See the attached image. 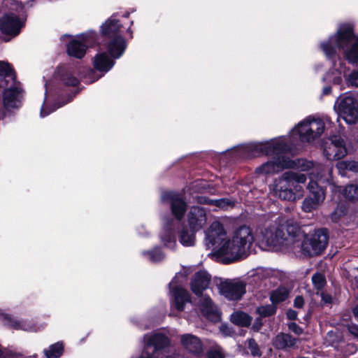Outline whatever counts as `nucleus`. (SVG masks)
I'll return each instance as SVG.
<instances>
[{"mask_svg":"<svg viewBox=\"0 0 358 358\" xmlns=\"http://www.w3.org/2000/svg\"><path fill=\"white\" fill-rule=\"evenodd\" d=\"M262 234V241L266 246L308 257L320 254L326 248L329 238L327 229H319L307 235L297 223L290 220L276 227L269 226Z\"/></svg>","mask_w":358,"mask_h":358,"instance_id":"1","label":"nucleus"},{"mask_svg":"<svg viewBox=\"0 0 358 358\" xmlns=\"http://www.w3.org/2000/svg\"><path fill=\"white\" fill-rule=\"evenodd\" d=\"M320 48L332 64V67L323 76V82L341 83L342 73H345L346 66L341 59L339 50H343L344 57L348 63L358 64V35L354 34L353 26L350 24H341L335 34L320 43Z\"/></svg>","mask_w":358,"mask_h":358,"instance_id":"2","label":"nucleus"},{"mask_svg":"<svg viewBox=\"0 0 358 358\" xmlns=\"http://www.w3.org/2000/svg\"><path fill=\"white\" fill-rule=\"evenodd\" d=\"M294 144V139L291 141V144H288L284 137L262 142H252L225 150V160L231 157L229 161L236 162L262 155L287 153L290 151L291 145Z\"/></svg>","mask_w":358,"mask_h":358,"instance_id":"3","label":"nucleus"},{"mask_svg":"<svg viewBox=\"0 0 358 358\" xmlns=\"http://www.w3.org/2000/svg\"><path fill=\"white\" fill-rule=\"evenodd\" d=\"M307 176L306 174L289 171L275 178L272 185L273 196L282 201H295L302 196Z\"/></svg>","mask_w":358,"mask_h":358,"instance_id":"4","label":"nucleus"},{"mask_svg":"<svg viewBox=\"0 0 358 358\" xmlns=\"http://www.w3.org/2000/svg\"><path fill=\"white\" fill-rule=\"evenodd\" d=\"M254 241L249 227L243 225L238 228L231 238L225 241V264L247 257L251 252Z\"/></svg>","mask_w":358,"mask_h":358,"instance_id":"5","label":"nucleus"},{"mask_svg":"<svg viewBox=\"0 0 358 358\" xmlns=\"http://www.w3.org/2000/svg\"><path fill=\"white\" fill-rule=\"evenodd\" d=\"M120 27V24L114 16L106 20L101 26L102 34L110 39L107 43V48L113 59L121 57L127 48V43L123 37L117 35Z\"/></svg>","mask_w":358,"mask_h":358,"instance_id":"6","label":"nucleus"},{"mask_svg":"<svg viewBox=\"0 0 358 358\" xmlns=\"http://www.w3.org/2000/svg\"><path fill=\"white\" fill-rule=\"evenodd\" d=\"M325 129L322 120L312 119L308 117L301 121L290 132V138H295L296 136L301 142H311L319 138Z\"/></svg>","mask_w":358,"mask_h":358,"instance_id":"7","label":"nucleus"},{"mask_svg":"<svg viewBox=\"0 0 358 358\" xmlns=\"http://www.w3.org/2000/svg\"><path fill=\"white\" fill-rule=\"evenodd\" d=\"M206 245L213 250L210 254L213 259L224 263V228L220 222H213L206 231Z\"/></svg>","mask_w":358,"mask_h":358,"instance_id":"8","label":"nucleus"},{"mask_svg":"<svg viewBox=\"0 0 358 358\" xmlns=\"http://www.w3.org/2000/svg\"><path fill=\"white\" fill-rule=\"evenodd\" d=\"M334 109L338 113V120L342 118L347 124H355L358 120V101L351 93L340 96L336 101Z\"/></svg>","mask_w":358,"mask_h":358,"instance_id":"9","label":"nucleus"},{"mask_svg":"<svg viewBox=\"0 0 358 358\" xmlns=\"http://www.w3.org/2000/svg\"><path fill=\"white\" fill-rule=\"evenodd\" d=\"M322 148L325 158L328 160H338L348 154V149L344 139L339 135H333L324 138Z\"/></svg>","mask_w":358,"mask_h":358,"instance_id":"10","label":"nucleus"},{"mask_svg":"<svg viewBox=\"0 0 358 358\" xmlns=\"http://www.w3.org/2000/svg\"><path fill=\"white\" fill-rule=\"evenodd\" d=\"M144 343V350L138 358H155L154 355L167 346L169 340L161 333H154L145 335Z\"/></svg>","mask_w":358,"mask_h":358,"instance_id":"11","label":"nucleus"},{"mask_svg":"<svg viewBox=\"0 0 358 358\" xmlns=\"http://www.w3.org/2000/svg\"><path fill=\"white\" fill-rule=\"evenodd\" d=\"M285 153L275 154L277 156L262 164L255 169L257 174H273L278 173L289 166H292V162L287 159Z\"/></svg>","mask_w":358,"mask_h":358,"instance_id":"12","label":"nucleus"},{"mask_svg":"<svg viewBox=\"0 0 358 358\" xmlns=\"http://www.w3.org/2000/svg\"><path fill=\"white\" fill-rule=\"evenodd\" d=\"M1 88L4 107L6 108L17 107L22 95L20 84L14 79L5 85L1 84Z\"/></svg>","mask_w":358,"mask_h":358,"instance_id":"13","label":"nucleus"},{"mask_svg":"<svg viewBox=\"0 0 358 358\" xmlns=\"http://www.w3.org/2000/svg\"><path fill=\"white\" fill-rule=\"evenodd\" d=\"M161 199L163 202L170 203L172 214L177 220H180L183 217L187 210V203L178 194L164 192Z\"/></svg>","mask_w":358,"mask_h":358,"instance_id":"14","label":"nucleus"},{"mask_svg":"<svg viewBox=\"0 0 358 358\" xmlns=\"http://www.w3.org/2000/svg\"><path fill=\"white\" fill-rule=\"evenodd\" d=\"M23 24V22L14 13L6 14L0 18V30L7 35L17 36Z\"/></svg>","mask_w":358,"mask_h":358,"instance_id":"15","label":"nucleus"},{"mask_svg":"<svg viewBox=\"0 0 358 358\" xmlns=\"http://www.w3.org/2000/svg\"><path fill=\"white\" fill-rule=\"evenodd\" d=\"M169 287L173 292V299L171 301V307L178 311L183 310L185 304L190 301L189 293L180 287H175L173 280L170 282Z\"/></svg>","mask_w":358,"mask_h":358,"instance_id":"16","label":"nucleus"},{"mask_svg":"<svg viewBox=\"0 0 358 358\" xmlns=\"http://www.w3.org/2000/svg\"><path fill=\"white\" fill-rule=\"evenodd\" d=\"M208 220V215L204 208L199 206L191 208L188 214V222L192 230H199L203 227Z\"/></svg>","mask_w":358,"mask_h":358,"instance_id":"17","label":"nucleus"},{"mask_svg":"<svg viewBox=\"0 0 358 358\" xmlns=\"http://www.w3.org/2000/svg\"><path fill=\"white\" fill-rule=\"evenodd\" d=\"M245 284L242 281L225 279V298L231 301L240 300L245 294Z\"/></svg>","mask_w":358,"mask_h":358,"instance_id":"18","label":"nucleus"},{"mask_svg":"<svg viewBox=\"0 0 358 358\" xmlns=\"http://www.w3.org/2000/svg\"><path fill=\"white\" fill-rule=\"evenodd\" d=\"M299 339L289 334L280 333L273 339L272 345L276 350L287 351L290 349L296 348Z\"/></svg>","mask_w":358,"mask_h":358,"instance_id":"19","label":"nucleus"},{"mask_svg":"<svg viewBox=\"0 0 358 358\" xmlns=\"http://www.w3.org/2000/svg\"><path fill=\"white\" fill-rule=\"evenodd\" d=\"M90 45V39L82 36L78 39L72 40L67 46V52L69 55L76 58H82L86 52L87 46Z\"/></svg>","mask_w":358,"mask_h":358,"instance_id":"20","label":"nucleus"},{"mask_svg":"<svg viewBox=\"0 0 358 358\" xmlns=\"http://www.w3.org/2000/svg\"><path fill=\"white\" fill-rule=\"evenodd\" d=\"M199 308L202 314L209 320L217 322L221 320V313L213 304L209 297L204 296L200 301Z\"/></svg>","mask_w":358,"mask_h":358,"instance_id":"21","label":"nucleus"},{"mask_svg":"<svg viewBox=\"0 0 358 358\" xmlns=\"http://www.w3.org/2000/svg\"><path fill=\"white\" fill-rule=\"evenodd\" d=\"M0 318L4 322L5 325L16 330L34 331L35 327L32 323L27 320H17L0 311Z\"/></svg>","mask_w":358,"mask_h":358,"instance_id":"22","label":"nucleus"},{"mask_svg":"<svg viewBox=\"0 0 358 358\" xmlns=\"http://www.w3.org/2000/svg\"><path fill=\"white\" fill-rule=\"evenodd\" d=\"M210 280V276L206 271L196 273L191 282L192 291L196 295H199L208 287Z\"/></svg>","mask_w":358,"mask_h":358,"instance_id":"23","label":"nucleus"},{"mask_svg":"<svg viewBox=\"0 0 358 358\" xmlns=\"http://www.w3.org/2000/svg\"><path fill=\"white\" fill-rule=\"evenodd\" d=\"M181 343L183 347L196 355H199L203 351V347L201 341L192 334H185L181 336Z\"/></svg>","mask_w":358,"mask_h":358,"instance_id":"24","label":"nucleus"},{"mask_svg":"<svg viewBox=\"0 0 358 358\" xmlns=\"http://www.w3.org/2000/svg\"><path fill=\"white\" fill-rule=\"evenodd\" d=\"M114 64L113 59L110 58L106 52L99 53L94 57V66L99 71L107 72Z\"/></svg>","mask_w":358,"mask_h":358,"instance_id":"25","label":"nucleus"},{"mask_svg":"<svg viewBox=\"0 0 358 358\" xmlns=\"http://www.w3.org/2000/svg\"><path fill=\"white\" fill-rule=\"evenodd\" d=\"M325 196L322 192L319 193L317 196H311L306 197L302 203L301 208L304 212L310 213L316 209L323 202Z\"/></svg>","mask_w":358,"mask_h":358,"instance_id":"26","label":"nucleus"},{"mask_svg":"<svg viewBox=\"0 0 358 358\" xmlns=\"http://www.w3.org/2000/svg\"><path fill=\"white\" fill-rule=\"evenodd\" d=\"M252 317L243 311H235L230 316V321L239 327H248L252 322Z\"/></svg>","mask_w":358,"mask_h":358,"instance_id":"27","label":"nucleus"},{"mask_svg":"<svg viewBox=\"0 0 358 358\" xmlns=\"http://www.w3.org/2000/svg\"><path fill=\"white\" fill-rule=\"evenodd\" d=\"M3 79L1 81V84L5 85L10 83L11 80L15 79V72L10 66V65L3 61H0V80Z\"/></svg>","mask_w":358,"mask_h":358,"instance_id":"28","label":"nucleus"},{"mask_svg":"<svg viewBox=\"0 0 358 358\" xmlns=\"http://www.w3.org/2000/svg\"><path fill=\"white\" fill-rule=\"evenodd\" d=\"M287 159L291 162L292 166H289L287 169H296L301 171H308L314 167V163L305 159H297L292 160L287 157Z\"/></svg>","mask_w":358,"mask_h":358,"instance_id":"29","label":"nucleus"},{"mask_svg":"<svg viewBox=\"0 0 358 358\" xmlns=\"http://www.w3.org/2000/svg\"><path fill=\"white\" fill-rule=\"evenodd\" d=\"M289 296V291L283 287H278L273 290L270 294V300L271 303L276 304L285 301Z\"/></svg>","mask_w":358,"mask_h":358,"instance_id":"30","label":"nucleus"},{"mask_svg":"<svg viewBox=\"0 0 358 358\" xmlns=\"http://www.w3.org/2000/svg\"><path fill=\"white\" fill-rule=\"evenodd\" d=\"M180 242L184 246H192L194 245L195 238L194 233L188 230L186 227H183L180 232Z\"/></svg>","mask_w":358,"mask_h":358,"instance_id":"31","label":"nucleus"},{"mask_svg":"<svg viewBox=\"0 0 358 358\" xmlns=\"http://www.w3.org/2000/svg\"><path fill=\"white\" fill-rule=\"evenodd\" d=\"M314 289L317 291L316 294H319L322 291L327 284L326 278L324 274L317 272L311 278Z\"/></svg>","mask_w":358,"mask_h":358,"instance_id":"32","label":"nucleus"},{"mask_svg":"<svg viewBox=\"0 0 358 358\" xmlns=\"http://www.w3.org/2000/svg\"><path fill=\"white\" fill-rule=\"evenodd\" d=\"M63 350L62 343L58 342L51 345L48 349H45L44 353L47 358H58L62 355Z\"/></svg>","mask_w":358,"mask_h":358,"instance_id":"33","label":"nucleus"},{"mask_svg":"<svg viewBox=\"0 0 358 358\" xmlns=\"http://www.w3.org/2000/svg\"><path fill=\"white\" fill-rule=\"evenodd\" d=\"M342 194L343 196L351 201L358 200V186L350 184L343 187Z\"/></svg>","mask_w":358,"mask_h":358,"instance_id":"34","label":"nucleus"},{"mask_svg":"<svg viewBox=\"0 0 358 358\" xmlns=\"http://www.w3.org/2000/svg\"><path fill=\"white\" fill-rule=\"evenodd\" d=\"M276 310V306L272 303L271 304H266L257 307L256 313L262 317H268L275 315Z\"/></svg>","mask_w":358,"mask_h":358,"instance_id":"35","label":"nucleus"},{"mask_svg":"<svg viewBox=\"0 0 358 358\" xmlns=\"http://www.w3.org/2000/svg\"><path fill=\"white\" fill-rule=\"evenodd\" d=\"M336 166L340 171L349 170L358 173V162L356 161H341L337 164Z\"/></svg>","mask_w":358,"mask_h":358,"instance_id":"36","label":"nucleus"},{"mask_svg":"<svg viewBox=\"0 0 358 358\" xmlns=\"http://www.w3.org/2000/svg\"><path fill=\"white\" fill-rule=\"evenodd\" d=\"M312 174L313 173H310V181L308 184L307 189L313 196H317L320 192H322V194L325 196L324 190L322 187L318 185L316 181L313 180L311 177Z\"/></svg>","mask_w":358,"mask_h":358,"instance_id":"37","label":"nucleus"},{"mask_svg":"<svg viewBox=\"0 0 358 358\" xmlns=\"http://www.w3.org/2000/svg\"><path fill=\"white\" fill-rule=\"evenodd\" d=\"M245 344L247 345L248 348L250 350V355L252 357H259L262 356V352L260 350V348L254 338H250L247 339L245 341Z\"/></svg>","mask_w":358,"mask_h":358,"instance_id":"38","label":"nucleus"},{"mask_svg":"<svg viewBox=\"0 0 358 358\" xmlns=\"http://www.w3.org/2000/svg\"><path fill=\"white\" fill-rule=\"evenodd\" d=\"M343 75L348 86L358 87V69L352 71L348 75H345V72Z\"/></svg>","mask_w":358,"mask_h":358,"instance_id":"39","label":"nucleus"},{"mask_svg":"<svg viewBox=\"0 0 358 358\" xmlns=\"http://www.w3.org/2000/svg\"><path fill=\"white\" fill-rule=\"evenodd\" d=\"M143 254L152 262H159L164 258L162 252L158 248H155L152 251H145Z\"/></svg>","mask_w":358,"mask_h":358,"instance_id":"40","label":"nucleus"},{"mask_svg":"<svg viewBox=\"0 0 358 358\" xmlns=\"http://www.w3.org/2000/svg\"><path fill=\"white\" fill-rule=\"evenodd\" d=\"M345 207L343 206H338L335 210L331 215V220L335 222H338L341 216L343 215L345 213Z\"/></svg>","mask_w":358,"mask_h":358,"instance_id":"41","label":"nucleus"},{"mask_svg":"<svg viewBox=\"0 0 358 358\" xmlns=\"http://www.w3.org/2000/svg\"><path fill=\"white\" fill-rule=\"evenodd\" d=\"M64 83L66 85L76 86L78 83V80L69 73H66L63 78Z\"/></svg>","mask_w":358,"mask_h":358,"instance_id":"42","label":"nucleus"},{"mask_svg":"<svg viewBox=\"0 0 358 358\" xmlns=\"http://www.w3.org/2000/svg\"><path fill=\"white\" fill-rule=\"evenodd\" d=\"M199 202L202 203L212 204L220 208H222L224 205V199L210 200L206 198H199Z\"/></svg>","mask_w":358,"mask_h":358,"instance_id":"43","label":"nucleus"},{"mask_svg":"<svg viewBox=\"0 0 358 358\" xmlns=\"http://www.w3.org/2000/svg\"><path fill=\"white\" fill-rule=\"evenodd\" d=\"M161 238L164 245L167 247L172 248L176 245L174 236L172 234H169L166 237L162 236Z\"/></svg>","mask_w":358,"mask_h":358,"instance_id":"44","label":"nucleus"},{"mask_svg":"<svg viewBox=\"0 0 358 358\" xmlns=\"http://www.w3.org/2000/svg\"><path fill=\"white\" fill-rule=\"evenodd\" d=\"M318 295L320 296L321 300L324 304H331L333 301V298L330 294L322 291Z\"/></svg>","mask_w":358,"mask_h":358,"instance_id":"45","label":"nucleus"},{"mask_svg":"<svg viewBox=\"0 0 358 358\" xmlns=\"http://www.w3.org/2000/svg\"><path fill=\"white\" fill-rule=\"evenodd\" d=\"M0 358H24L22 355L11 352H2L0 349Z\"/></svg>","mask_w":358,"mask_h":358,"instance_id":"46","label":"nucleus"},{"mask_svg":"<svg viewBox=\"0 0 358 358\" xmlns=\"http://www.w3.org/2000/svg\"><path fill=\"white\" fill-rule=\"evenodd\" d=\"M288 327L290 331H292L296 335H301L303 333V329L301 327H299L296 323H290Z\"/></svg>","mask_w":358,"mask_h":358,"instance_id":"47","label":"nucleus"},{"mask_svg":"<svg viewBox=\"0 0 358 358\" xmlns=\"http://www.w3.org/2000/svg\"><path fill=\"white\" fill-rule=\"evenodd\" d=\"M348 330L349 333L355 338H358V324H350L348 325Z\"/></svg>","mask_w":358,"mask_h":358,"instance_id":"48","label":"nucleus"},{"mask_svg":"<svg viewBox=\"0 0 358 358\" xmlns=\"http://www.w3.org/2000/svg\"><path fill=\"white\" fill-rule=\"evenodd\" d=\"M23 6L21 3H18L15 0L10 1V9L17 12H20L23 10Z\"/></svg>","mask_w":358,"mask_h":358,"instance_id":"49","label":"nucleus"},{"mask_svg":"<svg viewBox=\"0 0 358 358\" xmlns=\"http://www.w3.org/2000/svg\"><path fill=\"white\" fill-rule=\"evenodd\" d=\"M304 305V299L301 296H297L294 301L295 308H301Z\"/></svg>","mask_w":358,"mask_h":358,"instance_id":"50","label":"nucleus"},{"mask_svg":"<svg viewBox=\"0 0 358 358\" xmlns=\"http://www.w3.org/2000/svg\"><path fill=\"white\" fill-rule=\"evenodd\" d=\"M287 317L291 320H295L297 317V312L292 309H289L287 311Z\"/></svg>","mask_w":358,"mask_h":358,"instance_id":"51","label":"nucleus"},{"mask_svg":"<svg viewBox=\"0 0 358 358\" xmlns=\"http://www.w3.org/2000/svg\"><path fill=\"white\" fill-rule=\"evenodd\" d=\"M61 106H62L60 105V106H57V108H59V107H61ZM55 110H56V108H53V109H52V110H47V111H46L45 106V105H43V106H42V108H41V116L42 117H45V116H46V115H49L50 113H52V111H54Z\"/></svg>","mask_w":358,"mask_h":358,"instance_id":"52","label":"nucleus"},{"mask_svg":"<svg viewBox=\"0 0 358 358\" xmlns=\"http://www.w3.org/2000/svg\"><path fill=\"white\" fill-rule=\"evenodd\" d=\"M208 357L210 358H222V354L217 350H210L208 352Z\"/></svg>","mask_w":358,"mask_h":358,"instance_id":"53","label":"nucleus"},{"mask_svg":"<svg viewBox=\"0 0 358 358\" xmlns=\"http://www.w3.org/2000/svg\"><path fill=\"white\" fill-rule=\"evenodd\" d=\"M261 326H262V322H261L260 320L258 319V318L256 319L255 322V324L253 325V328L255 330L259 331V329H260Z\"/></svg>","mask_w":358,"mask_h":358,"instance_id":"54","label":"nucleus"},{"mask_svg":"<svg viewBox=\"0 0 358 358\" xmlns=\"http://www.w3.org/2000/svg\"><path fill=\"white\" fill-rule=\"evenodd\" d=\"M331 90H332V88L331 86H326L323 88L322 94L324 95H328V94H331Z\"/></svg>","mask_w":358,"mask_h":358,"instance_id":"55","label":"nucleus"},{"mask_svg":"<svg viewBox=\"0 0 358 358\" xmlns=\"http://www.w3.org/2000/svg\"><path fill=\"white\" fill-rule=\"evenodd\" d=\"M352 313L355 319L358 321V304L352 309Z\"/></svg>","mask_w":358,"mask_h":358,"instance_id":"56","label":"nucleus"},{"mask_svg":"<svg viewBox=\"0 0 358 358\" xmlns=\"http://www.w3.org/2000/svg\"><path fill=\"white\" fill-rule=\"evenodd\" d=\"M224 203H225V206H232L231 203L228 199H227L226 198H225Z\"/></svg>","mask_w":358,"mask_h":358,"instance_id":"57","label":"nucleus"},{"mask_svg":"<svg viewBox=\"0 0 358 358\" xmlns=\"http://www.w3.org/2000/svg\"><path fill=\"white\" fill-rule=\"evenodd\" d=\"M348 348H350L352 349H354L355 348V346L353 345H348Z\"/></svg>","mask_w":358,"mask_h":358,"instance_id":"58","label":"nucleus"},{"mask_svg":"<svg viewBox=\"0 0 358 358\" xmlns=\"http://www.w3.org/2000/svg\"><path fill=\"white\" fill-rule=\"evenodd\" d=\"M301 358H308V357H301Z\"/></svg>","mask_w":358,"mask_h":358,"instance_id":"59","label":"nucleus"}]
</instances>
